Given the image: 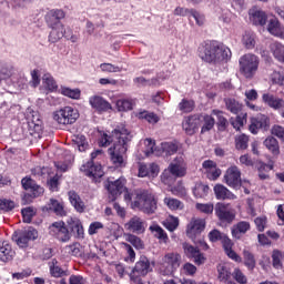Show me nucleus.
<instances>
[{"instance_id":"obj_1","label":"nucleus","mask_w":284,"mask_h":284,"mask_svg":"<svg viewBox=\"0 0 284 284\" xmlns=\"http://www.w3.org/2000/svg\"><path fill=\"white\" fill-rule=\"evenodd\" d=\"M130 141H132V134L125 125H120L113 130L111 136L108 133H101L99 145L100 148H108L113 142V148L109 149L111 161L115 168H123L125 165V152H128V143Z\"/></svg>"},{"instance_id":"obj_2","label":"nucleus","mask_w":284,"mask_h":284,"mask_svg":"<svg viewBox=\"0 0 284 284\" xmlns=\"http://www.w3.org/2000/svg\"><path fill=\"white\" fill-rule=\"evenodd\" d=\"M197 54L202 61L206 63H221L227 62L232 59V50L225 44L217 41H205L200 44Z\"/></svg>"},{"instance_id":"obj_3","label":"nucleus","mask_w":284,"mask_h":284,"mask_svg":"<svg viewBox=\"0 0 284 284\" xmlns=\"http://www.w3.org/2000/svg\"><path fill=\"white\" fill-rule=\"evenodd\" d=\"M131 200V209L143 212V214H154L159 210V200L149 191H135Z\"/></svg>"},{"instance_id":"obj_4","label":"nucleus","mask_w":284,"mask_h":284,"mask_svg":"<svg viewBox=\"0 0 284 284\" xmlns=\"http://www.w3.org/2000/svg\"><path fill=\"white\" fill-rule=\"evenodd\" d=\"M65 18V12L61 9L51 10L47 16L48 26L51 28L49 34L50 43H57L65 37V27L61 23V19Z\"/></svg>"},{"instance_id":"obj_5","label":"nucleus","mask_w":284,"mask_h":284,"mask_svg":"<svg viewBox=\"0 0 284 284\" xmlns=\"http://www.w3.org/2000/svg\"><path fill=\"white\" fill-rule=\"evenodd\" d=\"M187 174V164L185 163V158L180 155L170 163L166 170L161 175V181L164 185H170L172 183V176L174 179H181Z\"/></svg>"},{"instance_id":"obj_6","label":"nucleus","mask_w":284,"mask_h":284,"mask_svg":"<svg viewBox=\"0 0 284 284\" xmlns=\"http://www.w3.org/2000/svg\"><path fill=\"white\" fill-rule=\"evenodd\" d=\"M260 63L261 60L256 54L246 53L242 55L239 60L240 74H242L244 79H254L256 72H258Z\"/></svg>"},{"instance_id":"obj_7","label":"nucleus","mask_w":284,"mask_h":284,"mask_svg":"<svg viewBox=\"0 0 284 284\" xmlns=\"http://www.w3.org/2000/svg\"><path fill=\"white\" fill-rule=\"evenodd\" d=\"M209 240L211 241V243H216V241H221L223 250L226 256L231 258V261H235V263H241L243 261V258H241L240 255L236 254V252L232 248L234 247V243L232 242V240H230V237H227V235H225L224 233H221V231L212 230L209 233Z\"/></svg>"},{"instance_id":"obj_8","label":"nucleus","mask_w":284,"mask_h":284,"mask_svg":"<svg viewBox=\"0 0 284 284\" xmlns=\"http://www.w3.org/2000/svg\"><path fill=\"white\" fill-rule=\"evenodd\" d=\"M224 182L229 187H233V190L244 187L245 194H250V181L241 180V170L236 165L230 166L226 170L224 174Z\"/></svg>"},{"instance_id":"obj_9","label":"nucleus","mask_w":284,"mask_h":284,"mask_svg":"<svg viewBox=\"0 0 284 284\" xmlns=\"http://www.w3.org/2000/svg\"><path fill=\"white\" fill-rule=\"evenodd\" d=\"M105 190H108L111 201H116V196H119V194H123V192H125L124 201L126 202L132 201L134 196V193H130V191L125 189V178H120L115 181L108 180Z\"/></svg>"},{"instance_id":"obj_10","label":"nucleus","mask_w":284,"mask_h":284,"mask_svg":"<svg viewBox=\"0 0 284 284\" xmlns=\"http://www.w3.org/2000/svg\"><path fill=\"white\" fill-rule=\"evenodd\" d=\"M181 267V255L179 253H166L159 262V272L163 276L174 274Z\"/></svg>"},{"instance_id":"obj_11","label":"nucleus","mask_w":284,"mask_h":284,"mask_svg":"<svg viewBox=\"0 0 284 284\" xmlns=\"http://www.w3.org/2000/svg\"><path fill=\"white\" fill-rule=\"evenodd\" d=\"M152 272V266H150V260L146 256H141L140 260L135 263V266L132 268L129 274L131 283L143 284V276H148Z\"/></svg>"},{"instance_id":"obj_12","label":"nucleus","mask_w":284,"mask_h":284,"mask_svg":"<svg viewBox=\"0 0 284 284\" xmlns=\"http://www.w3.org/2000/svg\"><path fill=\"white\" fill-rule=\"evenodd\" d=\"M53 121L59 125H72L79 119V110L72 106H64L53 112Z\"/></svg>"},{"instance_id":"obj_13","label":"nucleus","mask_w":284,"mask_h":284,"mask_svg":"<svg viewBox=\"0 0 284 284\" xmlns=\"http://www.w3.org/2000/svg\"><path fill=\"white\" fill-rule=\"evenodd\" d=\"M49 234L60 243H68L72 239V234H70V230H68L63 221L53 222L49 226Z\"/></svg>"},{"instance_id":"obj_14","label":"nucleus","mask_w":284,"mask_h":284,"mask_svg":"<svg viewBox=\"0 0 284 284\" xmlns=\"http://www.w3.org/2000/svg\"><path fill=\"white\" fill-rule=\"evenodd\" d=\"M39 239V231L30 226L28 229L17 231L13 235V241H16L18 247H28L30 241H37Z\"/></svg>"},{"instance_id":"obj_15","label":"nucleus","mask_w":284,"mask_h":284,"mask_svg":"<svg viewBox=\"0 0 284 284\" xmlns=\"http://www.w3.org/2000/svg\"><path fill=\"white\" fill-rule=\"evenodd\" d=\"M27 123L31 135L41 134L43 131V123L41 122V115L39 112L29 110L27 113Z\"/></svg>"},{"instance_id":"obj_16","label":"nucleus","mask_w":284,"mask_h":284,"mask_svg":"<svg viewBox=\"0 0 284 284\" xmlns=\"http://www.w3.org/2000/svg\"><path fill=\"white\" fill-rule=\"evenodd\" d=\"M215 214L217 219L222 221V223H232L234 219H236V213L234 209L230 204L217 203L215 206Z\"/></svg>"},{"instance_id":"obj_17","label":"nucleus","mask_w":284,"mask_h":284,"mask_svg":"<svg viewBox=\"0 0 284 284\" xmlns=\"http://www.w3.org/2000/svg\"><path fill=\"white\" fill-rule=\"evenodd\" d=\"M203 230H205V220L192 219L186 227V236L192 239L193 243H196V236H201Z\"/></svg>"},{"instance_id":"obj_18","label":"nucleus","mask_w":284,"mask_h":284,"mask_svg":"<svg viewBox=\"0 0 284 284\" xmlns=\"http://www.w3.org/2000/svg\"><path fill=\"white\" fill-rule=\"evenodd\" d=\"M81 172L92 179L93 181H99L103 176V168L101 164H94V161H89L81 166Z\"/></svg>"},{"instance_id":"obj_19","label":"nucleus","mask_w":284,"mask_h":284,"mask_svg":"<svg viewBox=\"0 0 284 284\" xmlns=\"http://www.w3.org/2000/svg\"><path fill=\"white\" fill-rule=\"evenodd\" d=\"M148 223L140 216L134 215L125 224L124 229L133 234H144Z\"/></svg>"},{"instance_id":"obj_20","label":"nucleus","mask_w":284,"mask_h":284,"mask_svg":"<svg viewBox=\"0 0 284 284\" xmlns=\"http://www.w3.org/2000/svg\"><path fill=\"white\" fill-rule=\"evenodd\" d=\"M248 130L252 134H258V130L266 132L270 130V118L263 114L252 118Z\"/></svg>"},{"instance_id":"obj_21","label":"nucleus","mask_w":284,"mask_h":284,"mask_svg":"<svg viewBox=\"0 0 284 284\" xmlns=\"http://www.w3.org/2000/svg\"><path fill=\"white\" fill-rule=\"evenodd\" d=\"M21 183L24 190H31L32 192V194L30 193L24 194L23 201H26V199H37V196H39L40 194H43V187L38 185L32 179L24 178L22 179Z\"/></svg>"},{"instance_id":"obj_22","label":"nucleus","mask_w":284,"mask_h":284,"mask_svg":"<svg viewBox=\"0 0 284 284\" xmlns=\"http://www.w3.org/2000/svg\"><path fill=\"white\" fill-rule=\"evenodd\" d=\"M89 104L97 112H108L112 110V104L100 95H93L89 99Z\"/></svg>"},{"instance_id":"obj_23","label":"nucleus","mask_w":284,"mask_h":284,"mask_svg":"<svg viewBox=\"0 0 284 284\" xmlns=\"http://www.w3.org/2000/svg\"><path fill=\"white\" fill-rule=\"evenodd\" d=\"M159 172L160 169L156 163L140 164L138 176H140V179H145V176L149 179H156V176H159Z\"/></svg>"},{"instance_id":"obj_24","label":"nucleus","mask_w":284,"mask_h":284,"mask_svg":"<svg viewBox=\"0 0 284 284\" xmlns=\"http://www.w3.org/2000/svg\"><path fill=\"white\" fill-rule=\"evenodd\" d=\"M182 128L189 136H192L193 134H196V131L199 130V115H190L184 118L182 122Z\"/></svg>"},{"instance_id":"obj_25","label":"nucleus","mask_w":284,"mask_h":284,"mask_svg":"<svg viewBox=\"0 0 284 284\" xmlns=\"http://www.w3.org/2000/svg\"><path fill=\"white\" fill-rule=\"evenodd\" d=\"M202 168L210 181H216L221 176V169L216 166V162L212 160H206L203 162Z\"/></svg>"},{"instance_id":"obj_26","label":"nucleus","mask_w":284,"mask_h":284,"mask_svg":"<svg viewBox=\"0 0 284 284\" xmlns=\"http://www.w3.org/2000/svg\"><path fill=\"white\" fill-rule=\"evenodd\" d=\"M183 250L189 258H194L196 265H203V263H205V256L201 254V251H199V248L192 246V244L184 243Z\"/></svg>"},{"instance_id":"obj_27","label":"nucleus","mask_w":284,"mask_h":284,"mask_svg":"<svg viewBox=\"0 0 284 284\" xmlns=\"http://www.w3.org/2000/svg\"><path fill=\"white\" fill-rule=\"evenodd\" d=\"M17 252L12 248V245L6 241L0 242V261L2 263H10L16 256Z\"/></svg>"},{"instance_id":"obj_28","label":"nucleus","mask_w":284,"mask_h":284,"mask_svg":"<svg viewBox=\"0 0 284 284\" xmlns=\"http://www.w3.org/2000/svg\"><path fill=\"white\" fill-rule=\"evenodd\" d=\"M248 17L254 26H265L267 23V13L258 8L251 9Z\"/></svg>"},{"instance_id":"obj_29","label":"nucleus","mask_w":284,"mask_h":284,"mask_svg":"<svg viewBox=\"0 0 284 284\" xmlns=\"http://www.w3.org/2000/svg\"><path fill=\"white\" fill-rule=\"evenodd\" d=\"M262 101L265 105L272 108V110H281L284 108V100L271 93H264L262 95Z\"/></svg>"},{"instance_id":"obj_30","label":"nucleus","mask_w":284,"mask_h":284,"mask_svg":"<svg viewBox=\"0 0 284 284\" xmlns=\"http://www.w3.org/2000/svg\"><path fill=\"white\" fill-rule=\"evenodd\" d=\"M213 190H214V194H215V197L217 199V201H225V200L234 201V200H236V195L234 193H232L223 184H216Z\"/></svg>"},{"instance_id":"obj_31","label":"nucleus","mask_w":284,"mask_h":284,"mask_svg":"<svg viewBox=\"0 0 284 284\" xmlns=\"http://www.w3.org/2000/svg\"><path fill=\"white\" fill-rule=\"evenodd\" d=\"M199 125L201 128V134H205V132H210L214 128L216 121L210 114H200L197 115Z\"/></svg>"},{"instance_id":"obj_32","label":"nucleus","mask_w":284,"mask_h":284,"mask_svg":"<svg viewBox=\"0 0 284 284\" xmlns=\"http://www.w3.org/2000/svg\"><path fill=\"white\" fill-rule=\"evenodd\" d=\"M267 31L273 37H277L278 39H284V27L281 24V22L276 18H272L268 21Z\"/></svg>"},{"instance_id":"obj_33","label":"nucleus","mask_w":284,"mask_h":284,"mask_svg":"<svg viewBox=\"0 0 284 284\" xmlns=\"http://www.w3.org/2000/svg\"><path fill=\"white\" fill-rule=\"evenodd\" d=\"M67 225L72 230V232H77L78 239H83L85 232L83 231V224L81 223V220L78 217H69L67 220Z\"/></svg>"},{"instance_id":"obj_34","label":"nucleus","mask_w":284,"mask_h":284,"mask_svg":"<svg viewBox=\"0 0 284 284\" xmlns=\"http://www.w3.org/2000/svg\"><path fill=\"white\" fill-rule=\"evenodd\" d=\"M49 270L51 276H53L54 278H61L70 274L68 270H63L61 266H59V261H57L55 258L49 262Z\"/></svg>"},{"instance_id":"obj_35","label":"nucleus","mask_w":284,"mask_h":284,"mask_svg":"<svg viewBox=\"0 0 284 284\" xmlns=\"http://www.w3.org/2000/svg\"><path fill=\"white\" fill-rule=\"evenodd\" d=\"M68 196L74 210H77L80 214L85 212V203L83 200H81V196H79L74 191H69Z\"/></svg>"},{"instance_id":"obj_36","label":"nucleus","mask_w":284,"mask_h":284,"mask_svg":"<svg viewBox=\"0 0 284 284\" xmlns=\"http://www.w3.org/2000/svg\"><path fill=\"white\" fill-rule=\"evenodd\" d=\"M135 116L140 119L141 121H146V123H150L151 125H155V123H159L161 121V118L156 115L154 112L150 111H139Z\"/></svg>"},{"instance_id":"obj_37","label":"nucleus","mask_w":284,"mask_h":284,"mask_svg":"<svg viewBox=\"0 0 284 284\" xmlns=\"http://www.w3.org/2000/svg\"><path fill=\"white\" fill-rule=\"evenodd\" d=\"M247 232H250V222L241 221L233 226L232 236L234 239H241V236H243V234H245Z\"/></svg>"},{"instance_id":"obj_38","label":"nucleus","mask_w":284,"mask_h":284,"mask_svg":"<svg viewBox=\"0 0 284 284\" xmlns=\"http://www.w3.org/2000/svg\"><path fill=\"white\" fill-rule=\"evenodd\" d=\"M17 74V70L11 64H4L0 68V83L2 81H7V79H11L14 81V77Z\"/></svg>"},{"instance_id":"obj_39","label":"nucleus","mask_w":284,"mask_h":284,"mask_svg":"<svg viewBox=\"0 0 284 284\" xmlns=\"http://www.w3.org/2000/svg\"><path fill=\"white\" fill-rule=\"evenodd\" d=\"M118 112H130L134 108V100L130 98H122L115 102Z\"/></svg>"},{"instance_id":"obj_40","label":"nucleus","mask_w":284,"mask_h":284,"mask_svg":"<svg viewBox=\"0 0 284 284\" xmlns=\"http://www.w3.org/2000/svg\"><path fill=\"white\" fill-rule=\"evenodd\" d=\"M242 43L246 48V50H254L256 45V34L251 31H245L242 37Z\"/></svg>"},{"instance_id":"obj_41","label":"nucleus","mask_w":284,"mask_h":284,"mask_svg":"<svg viewBox=\"0 0 284 284\" xmlns=\"http://www.w3.org/2000/svg\"><path fill=\"white\" fill-rule=\"evenodd\" d=\"M264 145L267 148L274 156H278L281 154V149L278 146V140H276L274 136H268L264 140Z\"/></svg>"},{"instance_id":"obj_42","label":"nucleus","mask_w":284,"mask_h":284,"mask_svg":"<svg viewBox=\"0 0 284 284\" xmlns=\"http://www.w3.org/2000/svg\"><path fill=\"white\" fill-rule=\"evenodd\" d=\"M149 230H150V232L153 233L155 239H159V241H161L162 243H166L168 233H165V230H163V227H161L159 224H152L149 227Z\"/></svg>"},{"instance_id":"obj_43","label":"nucleus","mask_w":284,"mask_h":284,"mask_svg":"<svg viewBox=\"0 0 284 284\" xmlns=\"http://www.w3.org/2000/svg\"><path fill=\"white\" fill-rule=\"evenodd\" d=\"M48 210H52L57 216H65V210L63 209V202L51 199L48 204Z\"/></svg>"},{"instance_id":"obj_44","label":"nucleus","mask_w":284,"mask_h":284,"mask_svg":"<svg viewBox=\"0 0 284 284\" xmlns=\"http://www.w3.org/2000/svg\"><path fill=\"white\" fill-rule=\"evenodd\" d=\"M42 85H44V88L49 90V92H54L59 88V85H57V81H54V78L50 73L43 74Z\"/></svg>"},{"instance_id":"obj_45","label":"nucleus","mask_w":284,"mask_h":284,"mask_svg":"<svg viewBox=\"0 0 284 284\" xmlns=\"http://www.w3.org/2000/svg\"><path fill=\"white\" fill-rule=\"evenodd\" d=\"M161 151L162 154H165V156H172V154H176L179 146L174 142H162Z\"/></svg>"},{"instance_id":"obj_46","label":"nucleus","mask_w":284,"mask_h":284,"mask_svg":"<svg viewBox=\"0 0 284 284\" xmlns=\"http://www.w3.org/2000/svg\"><path fill=\"white\" fill-rule=\"evenodd\" d=\"M209 192H210V186L203 183H196L193 189V194L195 199H205Z\"/></svg>"},{"instance_id":"obj_47","label":"nucleus","mask_w":284,"mask_h":284,"mask_svg":"<svg viewBox=\"0 0 284 284\" xmlns=\"http://www.w3.org/2000/svg\"><path fill=\"white\" fill-rule=\"evenodd\" d=\"M72 141L77 144L79 152H85L88 150V140L85 139V135H73Z\"/></svg>"},{"instance_id":"obj_48","label":"nucleus","mask_w":284,"mask_h":284,"mask_svg":"<svg viewBox=\"0 0 284 284\" xmlns=\"http://www.w3.org/2000/svg\"><path fill=\"white\" fill-rule=\"evenodd\" d=\"M60 92L61 94H63V97H68L69 99H75V100L81 99V90L79 89H70L67 87H61Z\"/></svg>"},{"instance_id":"obj_49","label":"nucleus","mask_w":284,"mask_h":284,"mask_svg":"<svg viewBox=\"0 0 284 284\" xmlns=\"http://www.w3.org/2000/svg\"><path fill=\"white\" fill-rule=\"evenodd\" d=\"M164 205L171 211L183 210V202L174 197H164Z\"/></svg>"},{"instance_id":"obj_50","label":"nucleus","mask_w":284,"mask_h":284,"mask_svg":"<svg viewBox=\"0 0 284 284\" xmlns=\"http://www.w3.org/2000/svg\"><path fill=\"white\" fill-rule=\"evenodd\" d=\"M245 123H247V113H242L235 119H231V124L233 125L234 130H241Z\"/></svg>"},{"instance_id":"obj_51","label":"nucleus","mask_w":284,"mask_h":284,"mask_svg":"<svg viewBox=\"0 0 284 284\" xmlns=\"http://www.w3.org/2000/svg\"><path fill=\"white\" fill-rule=\"evenodd\" d=\"M21 214L23 223H32V217L37 214V210L32 206H28L22 209Z\"/></svg>"},{"instance_id":"obj_52","label":"nucleus","mask_w":284,"mask_h":284,"mask_svg":"<svg viewBox=\"0 0 284 284\" xmlns=\"http://www.w3.org/2000/svg\"><path fill=\"white\" fill-rule=\"evenodd\" d=\"M179 110H180V112H184L186 114L192 112L194 110V101L193 100L183 99L179 103Z\"/></svg>"},{"instance_id":"obj_53","label":"nucleus","mask_w":284,"mask_h":284,"mask_svg":"<svg viewBox=\"0 0 284 284\" xmlns=\"http://www.w3.org/2000/svg\"><path fill=\"white\" fill-rule=\"evenodd\" d=\"M247 143H250V138L245 134L235 138L236 150H247Z\"/></svg>"},{"instance_id":"obj_54","label":"nucleus","mask_w":284,"mask_h":284,"mask_svg":"<svg viewBox=\"0 0 284 284\" xmlns=\"http://www.w3.org/2000/svg\"><path fill=\"white\" fill-rule=\"evenodd\" d=\"M243 256H244V265H246L248 270H254V267H256V260H254V255L250 253V251L244 250Z\"/></svg>"},{"instance_id":"obj_55","label":"nucleus","mask_w":284,"mask_h":284,"mask_svg":"<svg viewBox=\"0 0 284 284\" xmlns=\"http://www.w3.org/2000/svg\"><path fill=\"white\" fill-rule=\"evenodd\" d=\"M100 70H101V72H105V73L123 72V68H121L119 65H114L112 63H101Z\"/></svg>"},{"instance_id":"obj_56","label":"nucleus","mask_w":284,"mask_h":284,"mask_svg":"<svg viewBox=\"0 0 284 284\" xmlns=\"http://www.w3.org/2000/svg\"><path fill=\"white\" fill-rule=\"evenodd\" d=\"M212 114H214V116H217L219 130H225V128H227V119L223 115V111L213 110Z\"/></svg>"},{"instance_id":"obj_57","label":"nucleus","mask_w":284,"mask_h":284,"mask_svg":"<svg viewBox=\"0 0 284 284\" xmlns=\"http://www.w3.org/2000/svg\"><path fill=\"white\" fill-rule=\"evenodd\" d=\"M226 108L230 112H232V114H239V111L241 110V108H243V105L234 99H227Z\"/></svg>"},{"instance_id":"obj_58","label":"nucleus","mask_w":284,"mask_h":284,"mask_svg":"<svg viewBox=\"0 0 284 284\" xmlns=\"http://www.w3.org/2000/svg\"><path fill=\"white\" fill-rule=\"evenodd\" d=\"M126 241H128V243L133 245V247H135V250H143V241L141 240V237H139L134 234H129V235H126Z\"/></svg>"},{"instance_id":"obj_59","label":"nucleus","mask_w":284,"mask_h":284,"mask_svg":"<svg viewBox=\"0 0 284 284\" xmlns=\"http://www.w3.org/2000/svg\"><path fill=\"white\" fill-rule=\"evenodd\" d=\"M163 225L169 232H174L176 227H179V217L169 216L164 222Z\"/></svg>"},{"instance_id":"obj_60","label":"nucleus","mask_w":284,"mask_h":284,"mask_svg":"<svg viewBox=\"0 0 284 284\" xmlns=\"http://www.w3.org/2000/svg\"><path fill=\"white\" fill-rule=\"evenodd\" d=\"M272 261H273V267H275V270L283 268V260L281 256V251H278V250L273 251Z\"/></svg>"},{"instance_id":"obj_61","label":"nucleus","mask_w":284,"mask_h":284,"mask_svg":"<svg viewBox=\"0 0 284 284\" xmlns=\"http://www.w3.org/2000/svg\"><path fill=\"white\" fill-rule=\"evenodd\" d=\"M143 143H144V154H145V156H150L151 154H154V148L156 145L154 140L149 138V139H145L143 141Z\"/></svg>"},{"instance_id":"obj_62","label":"nucleus","mask_w":284,"mask_h":284,"mask_svg":"<svg viewBox=\"0 0 284 284\" xmlns=\"http://www.w3.org/2000/svg\"><path fill=\"white\" fill-rule=\"evenodd\" d=\"M13 83H17L21 89L26 88L28 85V78L23 73H17L14 75V80H12Z\"/></svg>"},{"instance_id":"obj_63","label":"nucleus","mask_w":284,"mask_h":284,"mask_svg":"<svg viewBox=\"0 0 284 284\" xmlns=\"http://www.w3.org/2000/svg\"><path fill=\"white\" fill-rule=\"evenodd\" d=\"M0 210H2V212L14 210V202L12 200L0 199Z\"/></svg>"},{"instance_id":"obj_64","label":"nucleus","mask_w":284,"mask_h":284,"mask_svg":"<svg viewBox=\"0 0 284 284\" xmlns=\"http://www.w3.org/2000/svg\"><path fill=\"white\" fill-rule=\"evenodd\" d=\"M68 253L71 254V256H81V244L80 243H73L71 245L67 246Z\"/></svg>"}]
</instances>
